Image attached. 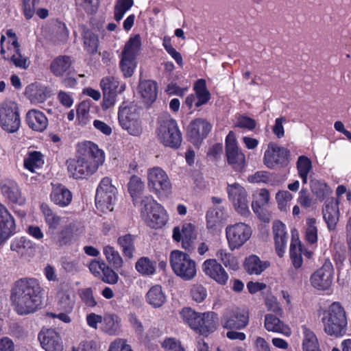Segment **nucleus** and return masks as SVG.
I'll use <instances>...</instances> for the list:
<instances>
[{
    "mask_svg": "<svg viewBox=\"0 0 351 351\" xmlns=\"http://www.w3.org/2000/svg\"><path fill=\"white\" fill-rule=\"evenodd\" d=\"M42 288L35 278H22L17 280L12 289L11 300L19 315L33 313L42 304Z\"/></svg>",
    "mask_w": 351,
    "mask_h": 351,
    "instance_id": "obj_1",
    "label": "nucleus"
},
{
    "mask_svg": "<svg viewBox=\"0 0 351 351\" xmlns=\"http://www.w3.org/2000/svg\"><path fill=\"white\" fill-rule=\"evenodd\" d=\"M104 161V152L96 144L86 141L78 146L77 159L66 161L67 169L74 179H83L96 172Z\"/></svg>",
    "mask_w": 351,
    "mask_h": 351,
    "instance_id": "obj_2",
    "label": "nucleus"
},
{
    "mask_svg": "<svg viewBox=\"0 0 351 351\" xmlns=\"http://www.w3.org/2000/svg\"><path fill=\"white\" fill-rule=\"evenodd\" d=\"M321 320L323 330L328 335L340 337L346 333L347 316L344 308L339 302H332L324 311Z\"/></svg>",
    "mask_w": 351,
    "mask_h": 351,
    "instance_id": "obj_3",
    "label": "nucleus"
},
{
    "mask_svg": "<svg viewBox=\"0 0 351 351\" xmlns=\"http://www.w3.org/2000/svg\"><path fill=\"white\" fill-rule=\"evenodd\" d=\"M171 267L174 274L184 280H191L197 274L195 261L186 253L173 250L169 256Z\"/></svg>",
    "mask_w": 351,
    "mask_h": 351,
    "instance_id": "obj_4",
    "label": "nucleus"
},
{
    "mask_svg": "<svg viewBox=\"0 0 351 351\" xmlns=\"http://www.w3.org/2000/svg\"><path fill=\"white\" fill-rule=\"evenodd\" d=\"M141 210L143 219L151 228H161L167 222L165 210L152 196H146L142 199Z\"/></svg>",
    "mask_w": 351,
    "mask_h": 351,
    "instance_id": "obj_5",
    "label": "nucleus"
},
{
    "mask_svg": "<svg viewBox=\"0 0 351 351\" xmlns=\"http://www.w3.org/2000/svg\"><path fill=\"white\" fill-rule=\"evenodd\" d=\"M0 125L9 133L19 130L21 119L19 106L14 101L6 100L0 103Z\"/></svg>",
    "mask_w": 351,
    "mask_h": 351,
    "instance_id": "obj_6",
    "label": "nucleus"
},
{
    "mask_svg": "<svg viewBox=\"0 0 351 351\" xmlns=\"http://www.w3.org/2000/svg\"><path fill=\"white\" fill-rule=\"evenodd\" d=\"M228 246L231 251L238 250L252 237L251 227L243 222L228 225L225 229Z\"/></svg>",
    "mask_w": 351,
    "mask_h": 351,
    "instance_id": "obj_7",
    "label": "nucleus"
},
{
    "mask_svg": "<svg viewBox=\"0 0 351 351\" xmlns=\"http://www.w3.org/2000/svg\"><path fill=\"white\" fill-rule=\"evenodd\" d=\"M159 123L160 125L157 129L159 141L165 146L172 148L178 147L182 142V135L176 121L169 117H166L161 119Z\"/></svg>",
    "mask_w": 351,
    "mask_h": 351,
    "instance_id": "obj_8",
    "label": "nucleus"
},
{
    "mask_svg": "<svg viewBox=\"0 0 351 351\" xmlns=\"http://www.w3.org/2000/svg\"><path fill=\"white\" fill-rule=\"evenodd\" d=\"M117 189L109 178L101 180L97 187L95 195V204L97 209L102 212H110L116 200Z\"/></svg>",
    "mask_w": 351,
    "mask_h": 351,
    "instance_id": "obj_9",
    "label": "nucleus"
},
{
    "mask_svg": "<svg viewBox=\"0 0 351 351\" xmlns=\"http://www.w3.org/2000/svg\"><path fill=\"white\" fill-rule=\"evenodd\" d=\"M227 192L235 210L241 216L247 217L250 212L245 189L238 183L228 184Z\"/></svg>",
    "mask_w": 351,
    "mask_h": 351,
    "instance_id": "obj_10",
    "label": "nucleus"
},
{
    "mask_svg": "<svg viewBox=\"0 0 351 351\" xmlns=\"http://www.w3.org/2000/svg\"><path fill=\"white\" fill-rule=\"evenodd\" d=\"M226 155L228 163L236 171H241L245 167V156L238 147L232 132H230L226 138Z\"/></svg>",
    "mask_w": 351,
    "mask_h": 351,
    "instance_id": "obj_11",
    "label": "nucleus"
},
{
    "mask_svg": "<svg viewBox=\"0 0 351 351\" xmlns=\"http://www.w3.org/2000/svg\"><path fill=\"white\" fill-rule=\"evenodd\" d=\"M334 268L331 262L325 261L322 266L311 276V285L317 290L326 291L330 288L333 281Z\"/></svg>",
    "mask_w": 351,
    "mask_h": 351,
    "instance_id": "obj_12",
    "label": "nucleus"
},
{
    "mask_svg": "<svg viewBox=\"0 0 351 351\" xmlns=\"http://www.w3.org/2000/svg\"><path fill=\"white\" fill-rule=\"evenodd\" d=\"M289 151L274 143H269L265 152L263 162L268 168L274 169L287 165Z\"/></svg>",
    "mask_w": 351,
    "mask_h": 351,
    "instance_id": "obj_13",
    "label": "nucleus"
},
{
    "mask_svg": "<svg viewBox=\"0 0 351 351\" xmlns=\"http://www.w3.org/2000/svg\"><path fill=\"white\" fill-rule=\"evenodd\" d=\"M119 121L122 128L130 134L138 136L141 132V125L138 114L133 107L121 108L118 114Z\"/></svg>",
    "mask_w": 351,
    "mask_h": 351,
    "instance_id": "obj_14",
    "label": "nucleus"
},
{
    "mask_svg": "<svg viewBox=\"0 0 351 351\" xmlns=\"http://www.w3.org/2000/svg\"><path fill=\"white\" fill-rule=\"evenodd\" d=\"M249 321L248 313L237 307L228 308L222 317L221 324L226 328L241 329Z\"/></svg>",
    "mask_w": 351,
    "mask_h": 351,
    "instance_id": "obj_15",
    "label": "nucleus"
},
{
    "mask_svg": "<svg viewBox=\"0 0 351 351\" xmlns=\"http://www.w3.org/2000/svg\"><path fill=\"white\" fill-rule=\"evenodd\" d=\"M147 184L156 193L168 191L171 188L167 173L159 167H154L147 170Z\"/></svg>",
    "mask_w": 351,
    "mask_h": 351,
    "instance_id": "obj_16",
    "label": "nucleus"
},
{
    "mask_svg": "<svg viewBox=\"0 0 351 351\" xmlns=\"http://www.w3.org/2000/svg\"><path fill=\"white\" fill-rule=\"evenodd\" d=\"M78 223L72 221L60 230L53 231L47 235L52 244L62 247L70 243L73 235L77 232Z\"/></svg>",
    "mask_w": 351,
    "mask_h": 351,
    "instance_id": "obj_17",
    "label": "nucleus"
},
{
    "mask_svg": "<svg viewBox=\"0 0 351 351\" xmlns=\"http://www.w3.org/2000/svg\"><path fill=\"white\" fill-rule=\"evenodd\" d=\"M8 54L3 56V59L10 61L16 67L26 70L30 65V60L28 56L23 55L21 50V45L18 40H13L8 47Z\"/></svg>",
    "mask_w": 351,
    "mask_h": 351,
    "instance_id": "obj_18",
    "label": "nucleus"
},
{
    "mask_svg": "<svg viewBox=\"0 0 351 351\" xmlns=\"http://www.w3.org/2000/svg\"><path fill=\"white\" fill-rule=\"evenodd\" d=\"M202 271L205 275L215 280L221 285H225L228 279V274L215 258L206 260L202 265Z\"/></svg>",
    "mask_w": 351,
    "mask_h": 351,
    "instance_id": "obj_19",
    "label": "nucleus"
},
{
    "mask_svg": "<svg viewBox=\"0 0 351 351\" xmlns=\"http://www.w3.org/2000/svg\"><path fill=\"white\" fill-rule=\"evenodd\" d=\"M195 238V227L190 223H184L181 228L176 226L173 230V239L178 242L182 241V246L185 250H190L192 248Z\"/></svg>",
    "mask_w": 351,
    "mask_h": 351,
    "instance_id": "obj_20",
    "label": "nucleus"
},
{
    "mask_svg": "<svg viewBox=\"0 0 351 351\" xmlns=\"http://www.w3.org/2000/svg\"><path fill=\"white\" fill-rule=\"evenodd\" d=\"M38 339L46 351H62L63 345L59 334L53 329L41 331Z\"/></svg>",
    "mask_w": 351,
    "mask_h": 351,
    "instance_id": "obj_21",
    "label": "nucleus"
},
{
    "mask_svg": "<svg viewBox=\"0 0 351 351\" xmlns=\"http://www.w3.org/2000/svg\"><path fill=\"white\" fill-rule=\"evenodd\" d=\"M211 129L209 123L202 119H197L191 123L188 128V134L191 142L197 145L204 138Z\"/></svg>",
    "mask_w": 351,
    "mask_h": 351,
    "instance_id": "obj_22",
    "label": "nucleus"
},
{
    "mask_svg": "<svg viewBox=\"0 0 351 351\" xmlns=\"http://www.w3.org/2000/svg\"><path fill=\"white\" fill-rule=\"evenodd\" d=\"M10 250L15 252L23 259L29 261L35 255V247L32 242L24 237L14 239L10 243Z\"/></svg>",
    "mask_w": 351,
    "mask_h": 351,
    "instance_id": "obj_23",
    "label": "nucleus"
},
{
    "mask_svg": "<svg viewBox=\"0 0 351 351\" xmlns=\"http://www.w3.org/2000/svg\"><path fill=\"white\" fill-rule=\"evenodd\" d=\"M339 200L328 199L323 208V217L329 229H334L339 220Z\"/></svg>",
    "mask_w": 351,
    "mask_h": 351,
    "instance_id": "obj_24",
    "label": "nucleus"
},
{
    "mask_svg": "<svg viewBox=\"0 0 351 351\" xmlns=\"http://www.w3.org/2000/svg\"><path fill=\"white\" fill-rule=\"evenodd\" d=\"M25 95L32 104H39L50 97V90L45 86L32 84L26 87Z\"/></svg>",
    "mask_w": 351,
    "mask_h": 351,
    "instance_id": "obj_25",
    "label": "nucleus"
},
{
    "mask_svg": "<svg viewBox=\"0 0 351 351\" xmlns=\"http://www.w3.org/2000/svg\"><path fill=\"white\" fill-rule=\"evenodd\" d=\"M0 239H8L16 232V225L13 217L5 207H1Z\"/></svg>",
    "mask_w": 351,
    "mask_h": 351,
    "instance_id": "obj_26",
    "label": "nucleus"
},
{
    "mask_svg": "<svg viewBox=\"0 0 351 351\" xmlns=\"http://www.w3.org/2000/svg\"><path fill=\"white\" fill-rule=\"evenodd\" d=\"M269 266L270 263L269 261H262L255 254L246 257L243 264L244 269L247 274L256 276L261 275Z\"/></svg>",
    "mask_w": 351,
    "mask_h": 351,
    "instance_id": "obj_27",
    "label": "nucleus"
},
{
    "mask_svg": "<svg viewBox=\"0 0 351 351\" xmlns=\"http://www.w3.org/2000/svg\"><path fill=\"white\" fill-rule=\"evenodd\" d=\"M51 200L60 207L67 206L72 200L71 192L64 185L53 184L50 194Z\"/></svg>",
    "mask_w": 351,
    "mask_h": 351,
    "instance_id": "obj_28",
    "label": "nucleus"
},
{
    "mask_svg": "<svg viewBox=\"0 0 351 351\" xmlns=\"http://www.w3.org/2000/svg\"><path fill=\"white\" fill-rule=\"evenodd\" d=\"M273 233L276 252L280 257H282L287 241L285 225L280 221H274L273 223Z\"/></svg>",
    "mask_w": 351,
    "mask_h": 351,
    "instance_id": "obj_29",
    "label": "nucleus"
},
{
    "mask_svg": "<svg viewBox=\"0 0 351 351\" xmlns=\"http://www.w3.org/2000/svg\"><path fill=\"white\" fill-rule=\"evenodd\" d=\"M27 125L37 132L44 131L48 125V119L40 111L35 109L30 110L26 114Z\"/></svg>",
    "mask_w": 351,
    "mask_h": 351,
    "instance_id": "obj_30",
    "label": "nucleus"
},
{
    "mask_svg": "<svg viewBox=\"0 0 351 351\" xmlns=\"http://www.w3.org/2000/svg\"><path fill=\"white\" fill-rule=\"evenodd\" d=\"M1 191L4 197L11 202L18 204L24 202L19 187L13 180H5L1 185Z\"/></svg>",
    "mask_w": 351,
    "mask_h": 351,
    "instance_id": "obj_31",
    "label": "nucleus"
},
{
    "mask_svg": "<svg viewBox=\"0 0 351 351\" xmlns=\"http://www.w3.org/2000/svg\"><path fill=\"white\" fill-rule=\"evenodd\" d=\"M58 308L60 311L71 313L75 302V292L71 289H62L58 293Z\"/></svg>",
    "mask_w": 351,
    "mask_h": 351,
    "instance_id": "obj_32",
    "label": "nucleus"
},
{
    "mask_svg": "<svg viewBox=\"0 0 351 351\" xmlns=\"http://www.w3.org/2000/svg\"><path fill=\"white\" fill-rule=\"evenodd\" d=\"M71 61L69 57L58 56L51 62L50 70L54 75L62 77L71 74Z\"/></svg>",
    "mask_w": 351,
    "mask_h": 351,
    "instance_id": "obj_33",
    "label": "nucleus"
},
{
    "mask_svg": "<svg viewBox=\"0 0 351 351\" xmlns=\"http://www.w3.org/2000/svg\"><path fill=\"white\" fill-rule=\"evenodd\" d=\"M138 93L145 103L152 104L157 97V85L152 80L141 81L138 85Z\"/></svg>",
    "mask_w": 351,
    "mask_h": 351,
    "instance_id": "obj_34",
    "label": "nucleus"
},
{
    "mask_svg": "<svg viewBox=\"0 0 351 351\" xmlns=\"http://www.w3.org/2000/svg\"><path fill=\"white\" fill-rule=\"evenodd\" d=\"M41 211L48 227L47 234L56 230L58 226L62 223L63 218L54 213L48 205L42 204Z\"/></svg>",
    "mask_w": 351,
    "mask_h": 351,
    "instance_id": "obj_35",
    "label": "nucleus"
},
{
    "mask_svg": "<svg viewBox=\"0 0 351 351\" xmlns=\"http://www.w3.org/2000/svg\"><path fill=\"white\" fill-rule=\"evenodd\" d=\"M264 326L269 332H279L286 336L291 335L290 329L279 318L271 314L265 316Z\"/></svg>",
    "mask_w": 351,
    "mask_h": 351,
    "instance_id": "obj_36",
    "label": "nucleus"
},
{
    "mask_svg": "<svg viewBox=\"0 0 351 351\" xmlns=\"http://www.w3.org/2000/svg\"><path fill=\"white\" fill-rule=\"evenodd\" d=\"M216 327L215 314L213 312L204 313H202L201 320L196 332L203 335H208L214 332Z\"/></svg>",
    "mask_w": 351,
    "mask_h": 351,
    "instance_id": "obj_37",
    "label": "nucleus"
},
{
    "mask_svg": "<svg viewBox=\"0 0 351 351\" xmlns=\"http://www.w3.org/2000/svg\"><path fill=\"white\" fill-rule=\"evenodd\" d=\"M146 300L154 308L162 306L166 302V295L160 285L152 287L146 294Z\"/></svg>",
    "mask_w": 351,
    "mask_h": 351,
    "instance_id": "obj_38",
    "label": "nucleus"
},
{
    "mask_svg": "<svg viewBox=\"0 0 351 351\" xmlns=\"http://www.w3.org/2000/svg\"><path fill=\"white\" fill-rule=\"evenodd\" d=\"M120 321L117 315H105L102 320L101 329L109 335H117L121 331Z\"/></svg>",
    "mask_w": 351,
    "mask_h": 351,
    "instance_id": "obj_39",
    "label": "nucleus"
},
{
    "mask_svg": "<svg viewBox=\"0 0 351 351\" xmlns=\"http://www.w3.org/2000/svg\"><path fill=\"white\" fill-rule=\"evenodd\" d=\"M117 243L121 248L124 256L132 259L135 252L134 237L130 234H126L119 237Z\"/></svg>",
    "mask_w": 351,
    "mask_h": 351,
    "instance_id": "obj_40",
    "label": "nucleus"
},
{
    "mask_svg": "<svg viewBox=\"0 0 351 351\" xmlns=\"http://www.w3.org/2000/svg\"><path fill=\"white\" fill-rule=\"evenodd\" d=\"M44 164L42 154L38 152H32L28 154L23 162L24 167L32 173H36Z\"/></svg>",
    "mask_w": 351,
    "mask_h": 351,
    "instance_id": "obj_41",
    "label": "nucleus"
},
{
    "mask_svg": "<svg viewBox=\"0 0 351 351\" xmlns=\"http://www.w3.org/2000/svg\"><path fill=\"white\" fill-rule=\"evenodd\" d=\"M296 168L298 175L302 180V183L306 184L308 176L313 171L311 160L307 156H300L298 158Z\"/></svg>",
    "mask_w": 351,
    "mask_h": 351,
    "instance_id": "obj_42",
    "label": "nucleus"
},
{
    "mask_svg": "<svg viewBox=\"0 0 351 351\" xmlns=\"http://www.w3.org/2000/svg\"><path fill=\"white\" fill-rule=\"evenodd\" d=\"M194 90L196 95L195 98L197 99V101L195 103L196 107H199L206 104L210 99V94L206 88L204 80H197L195 84Z\"/></svg>",
    "mask_w": 351,
    "mask_h": 351,
    "instance_id": "obj_43",
    "label": "nucleus"
},
{
    "mask_svg": "<svg viewBox=\"0 0 351 351\" xmlns=\"http://www.w3.org/2000/svg\"><path fill=\"white\" fill-rule=\"evenodd\" d=\"M302 330L303 334V351H309L319 348L318 339L313 331L306 326H302Z\"/></svg>",
    "mask_w": 351,
    "mask_h": 351,
    "instance_id": "obj_44",
    "label": "nucleus"
},
{
    "mask_svg": "<svg viewBox=\"0 0 351 351\" xmlns=\"http://www.w3.org/2000/svg\"><path fill=\"white\" fill-rule=\"evenodd\" d=\"M135 268L143 276H152L156 273V262L148 257H141L136 263Z\"/></svg>",
    "mask_w": 351,
    "mask_h": 351,
    "instance_id": "obj_45",
    "label": "nucleus"
},
{
    "mask_svg": "<svg viewBox=\"0 0 351 351\" xmlns=\"http://www.w3.org/2000/svg\"><path fill=\"white\" fill-rule=\"evenodd\" d=\"M183 322L188 324L193 330L196 331L202 313H197L191 308L185 307L180 313Z\"/></svg>",
    "mask_w": 351,
    "mask_h": 351,
    "instance_id": "obj_46",
    "label": "nucleus"
},
{
    "mask_svg": "<svg viewBox=\"0 0 351 351\" xmlns=\"http://www.w3.org/2000/svg\"><path fill=\"white\" fill-rule=\"evenodd\" d=\"M104 254L107 261L111 264L115 269H118L123 267V260L120 254L113 247L106 245L103 249Z\"/></svg>",
    "mask_w": 351,
    "mask_h": 351,
    "instance_id": "obj_47",
    "label": "nucleus"
},
{
    "mask_svg": "<svg viewBox=\"0 0 351 351\" xmlns=\"http://www.w3.org/2000/svg\"><path fill=\"white\" fill-rule=\"evenodd\" d=\"M85 50L89 53H95L97 51L99 39L96 34L88 29H84L82 34Z\"/></svg>",
    "mask_w": 351,
    "mask_h": 351,
    "instance_id": "obj_48",
    "label": "nucleus"
},
{
    "mask_svg": "<svg viewBox=\"0 0 351 351\" xmlns=\"http://www.w3.org/2000/svg\"><path fill=\"white\" fill-rule=\"evenodd\" d=\"M141 46V40L138 34L130 37L125 43L121 54L136 58Z\"/></svg>",
    "mask_w": 351,
    "mask_h": 351,
    "instance_id": "obj_49",
    "label": "nucleus"
},
{
    "mask_svg": "<svg viewBox=\"0 0 351 351\" xmlns=\"http://www.w3.org/2000/svg\"><path fill=\"white\" fill-rule=\"evenodd\" d=\"M119 82L114 77L108 76L104 77L100 83L103 92L117 94L118 92H122L125 89V85L119 86Z\"/></svg>",
    "mask_w": 351,
    "mask_h": 351,
    "instance_id": "obj_50",
    "label": "nucleus"
},
{
    "mask_svg": "<svg viewBox=\"0 0 351 351\" xmlns=\"http://www.w3.org/2000/svg\"><path fill=\"white\" fill-rule=\"evenodd\" d=\"M290 257L293 267L300 268L302 265V246L300 242L293 240L290 246Z\"/></svg>",
    "mask_w": 351,
    "mask_h": 351,
    "instance_id": "obj_51",
    "label": "nucleus"
},
{
    "mask_svg": "<svg viewBox=\"0 0 351 351\" xmlns=\"http://www.w3.org/2000/svg\"><path fill=\"white\" fill-rule=\"evenodd\" d=\"M224 217V208L217 206L210 208L206 213L207 228H213L216 224L220 222Z\"/></svg>",
    "mask_w": 351,
    "mask_h": 351,
    "instance_id": "obj_52",
    "label": "nucleus"
},
{
    "mask_svg": "<svg viewBox=\"0 0 351 351\" xmlns=\"http://www.w3.org/2000/svg\"><path fill=\"white\" fill-rule=\"evenodd\" d=\"M136 66V58L121 54L120 68L125 77L132 76Z\"/></svg>",
    "mask_w": 351,
    "mask_h": 351,
    "instance_id": "obj_53",
    "label": "nucleus"
},
{
    "mask_svg": "<svg viewBox=\"0 0 351 351\" xmlns=\"http://www.w3.org/2000/svg\"><path fill=\"white\" fill-rule=\"evenodd\" d=\"M311 190L320 200H323L332 193L331 189L326 183L319 180L312 181Z\"/></svg>",
    "mask_w": 351,
    "mask_h": 351,
    "instance_id": "obj_54",
    "label": "nucleus"
},
{
    "mask_svg": "<svg viewBox=\"0 0 351 351\" xmlns=\"http://www.w3.org/2000/svg\"><path fill=\"white\" fill-rule=\"evenodd\" d=\"M144 187V182L137 176H132L128 184V191L133 199L138 197Z\"/></svg>",
    "mask_w": 351,
    "mask_h": 351,
    "instance_id": "obj_55",
    "label": "nucleus"
},
{
    "mask_svg": "<svg viewBox=\"0 0 351 351\" xmlns=\"http://www.w3.org/2000/svg\"><path fill=\"white\" fill-rule=\"evenodd\" d=\"M305 238L311 244L315 243L317 241V228L316 220L313 218L306 219Z\"/></svg>",
    "mask_w": 351,
    "mask_h": 351,
    "instance_id": "obj_56",
    "label": "nucleus"
},
{
    "mask_svg": "<svg viewBox=\"0 0 351 351\" xmlns=\"http://www.w3.org/2000/svg\"><path fill=\"white\" fill-rule=\"evenodd\" d=\"M216 256L226 267L235 268L237 266L234 257L225 249L218 250Z\"/></svg>",
    "mask_w": 351,
    "mask_h": 351,
    "instance_id": "obj_57",
    "label": "nucleus"
},
{
    "mask_svg": "<svg viewBox=\"0 0 351 351\" xmlns=\"http://www.w3.org/2000/svg\"><path fill=\"white\" fill-rule=\"evenodd\" d=\"M269 199V191L263 189L258 194L257 199L252 203V208L254 212L257 213L258 209L267 204Z\"/></svg>",
    "mask_w": 351,
    "mask_h": 351,
    "instance_id": "obj_58",
    "label": "nucleus"
},
{
    "mask_svg": "<svg viewBox=\"0 0 351 351\" xmlns=\"http://www.w3.org/2000/svg\"><path fill=\"white\" fill-rule=\"evenodd\" d=\"M40 0H23V11L27 19H30L35 13L36 7L38 5Z\"/></svg>",
    "mask_w": 351,
    "mask_h": 351,
    "instance_id": "obj_59",
    "label": "nucleus"
},
{
    "mask_svg": "<svg viewBox=\"0 0 351 351\" xmlns=\"http://www.w3.org/2000/svg\"><path fill=\"white\" fill-rule=\"evenodd\" d=\"M191 295L194 301L199 303L205 300L207 295V292L202 285H195L191 290Z\"/></svg>",
    "mask_w": 351,
    "mask_h": 351,
    "instance_id": "obj_60",
    "label": "nucleus"
},
{
    "mask_svg": "<svg viewBox=\"0 0 351 351\" xmlns=\"http://www.w3.org/2000/svg\"><path fill=\"white\" fill-rule=\"evenodd\" d=\"M108 351H132V350L125 339L118 338L110 343Z\"/></svg>",
    "mask_w": 351,
    "mask_h": 351,
    "instance_id": "obj_61",
    "label": "nucleus"
},
{
    "mask_svg": "<svg viewBox=\"0 0 351 351\" xmlns=\"http://www.w3.org/2000/svg\"><path fill=\"white\" fill-rule=\"evenodd\" d=\"M79 294L82 301L88 306L93 307L97 304L91 288L82 289L80 290Z\"/></svg>",
    "mask_w": 351,
    "mask_h": 351,
    "instance_id": "obj_62",
    "label": "nucleus"
},
{
    "mask_svg": "<svg viewBox=\"0 0 351 351\" xmlns=\"http://www.w3.org/2000/svg\"><path fill=\"white\" fill-rule=\"evenodd\" d=\"M269 173L266 171H258L247 177L250 183L267 182L269 180Z\"/></svg>",
    "mask_w": 351,
    "mask_h": 351,
    "instance_id": "obj_63",
    "label": "nucleus"
},
{
    "mask_svg": "<svg viewBox=\"0 0 351 351\" xmlns=\"http://www.w3.org/2000/svg\"><path fill=\"white\" fill-rule=\"evenodd\" d=\"M162 347L168 351H184L180 341L175 338H167L162 343Z\"/></svg>",
    "mask_w": 351,
    "mask_h": 351,
    "instance_id": "obj_64",
    "label": "nucleus"
}]
</instances>
